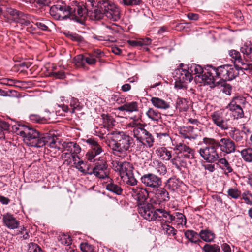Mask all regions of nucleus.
I'll use <instances>...</instances> for the list:
<instances>
[{"label":"nucleus","mask_w":252,"mask_h":252,"mask_svg":"<svg viewBox=\"0 0 252 252\" xmlns=\"http://www.w3.org/2000/svg\"><path fill=\"white\" fill-rule=\"evenodd\" d=\"M159 211H162L161 213L162 214L161 216L163 217L162 218L165 219L166 222L170 223L173 221L175 218L174 215L170 214L169 212H167L165 210H160Z\"/></svg>","instance_id":"8fccbe9b"},{"label":"nucleus","mask_w":252,"mask_h":252,"mask_svg":"<svg viewBox=\"0 0 252 252\" xmlns=\"http://www.w3.org/2000/svg\"><path fill=\"white\" fill-rule=\"evenodd\" d=\"M80 247L83 252H94V247L88 243H81Z\"/></svg>","instance_id":"6e6d98bb"},{"label":"nucleus","mask_w":252,"mask_h":252,"mask_svg":"<svg viewBox=\"0 0 252 252\" xmlns=\"http://www.w3.org/2000/svg\"><path fill=\"white\" fill-rule=\"evenodd\" d=\"M132 191L134 193L138 203V213L144 219L152 220L155 218L156 215L151 211L152 204L146 202L149 193L146 189L143 188H133Z\"/></svg>","instance_id":"f03ea898"},{"label":"nucleus","mask_w":252,"mask_h":252,"mask_svg":"<svg viewBox=\"0 0 252 252\" xmlns=\"http://www.w3.org/2000/svg\"><path fill=\"white\" fill-rule=\"evenodd\" d=\"M199 237L204 241L211 242L215 238V234L209 229L201 230L199 233Z\"/></svg>","instance_id":"a878e982"},{"label":"nucleus","mask_w":252,"mask_h":252,"mask_svg":"<svg viewBox=\"0 0 252 252\" xmlns=\"http://www.w3.org/2000/svg\"><path fill=\"white\" fill-rule=\"evenodd\" d=\"M106 189L108 191L112 192L117 195H121L123 192L122 188L113 182L106 185Z\"/></svg>","instance_id":"72a5a7b5"},{"label":"nucleus","mask_w":252,"mask_h":252,"mask_svg":"<svg viewBox=\"0 0 252 252\" xmlns=\"http://www.w3.org/2000/svg\"><path fill=\"white\" fill-rule=\"evenodd\" d=\"M211 117L213 123L222 130H226L228 128L227 120L223 117V113L216 111L211 115Z\"/></svg>","instance_id":"f3484780"},{"label":"nucleus","mask_w":252,"mask_h":252,"mask_svg":"<svg viewBox=\"0 0 252 252\" xmlns=\"http://www.w3.org/2000/svg\"><path fill=\"white\" fill-rule=\"evenodd\" d=\"M72 145H74V142H64L62 145V148L63 152V151H66L68 152H70L71 153H72Z\"/></svg>","instance_id":"4d7b16f0"},{"label":"nucleus","mask_w":252,"mask_h":252,"mask_svg":"<svg viewBox=\"0 0 252 252\" xmlns=\"http://www.w3.org/2000/svg\"><path fill=\"white\" fill-rule=\"evenodd\" d=\"M240 101V97H235L227 107L229 110L232 112V115L235 119L241 118L244 116L243 109L239 104Z\"/></svg>","instance_id":"dca6fc26"},{"label":"nucleus","mask_w":252,"mask_h":252,"mask_svg":"<svg viewBox=\"0 0 252 252\" xmlns=\"http://www.w3.org/2000/svg\"><path fill=\"white\" fill-rule=\"evenodd\" d=\"M151 102L155 107L160 109H167L170 108V105L169 102L164 100L157 97H153L151 99Z\"/></svg>","instance_id":"5701e85b"},{"label":"nucleus","mask_w":252,"mask_h":252,"mask_svg":"<svg viewBox=\"0 0 252 252\" xmlns=\"http://www.w3.org/2000/svg\"><path fill=\"white\" fill-rule=\"evenodd\" d=\"M215 143L221 152L226 154L234 153L236 151L235 143L229 138H222L220 140L215 139Z\"/></svg>","instance_id":"4468645a"},{"label":"nucleus","mask_w":252,"mask_h":252,"mask_svg":"<svg viewBox=\"0 0 252 252\" xmlns=\"http://www.w3.org/2000/svg\"><path fill=\"white\" fill-rule=\"evenodd\" d=\"M35 24L37 26L38 28L43 31H46L48 28V26L45 24L41 22H37Z\"/></svg>","instance_id":"338daca9"},{"label":"nucleus","mask_w":252,"mask_h":252,"mask_svg":"<svg viewBox=\"0 0 252 252\" xmlns=\"http://www.w3.org/2000/svg\"><path fill=\"white\" fill-rule=\"evenodd\" d=\"M100 8L103 10L104 16L113 21H117L120 19V11L119 7L108 0H103Z\"/></svg>","instance_id":"6e6552de"},{"label":"nucleus","mask_w":252,"mask_h":252,"mask_svg":"<svg viewBox=\"0 0 252 252\" xmlns=\"http://www.w3.org/2000/svg\"><path fill=\"white\" fill-rule=\"evenodd\" d=\"M132 128V132L136 140H141L146 144L147 147H152L155 141L153 135L145 128L144 125L137 122L130 124Z\"/></svg>","instance_id":"0eeeda50"},{"label":"nucleus","mask_w":252,"mask_h":252,"mask_svg":"<svg viewBox=\"0 0 252 252\" xmlns=\"http://www.w3.org/2000/svg\"><path fill=\"white\" fill-rule=\"evenodd\" d=\"M176 88L182 89L186 87V84L190 82L193 77L191 73L188 70L178 68L174 71Z\"/></svg>","instance_id":"9d476101"},{"label":"nucleus","mask_w":252,"mask_h":252,"mask_svg":"<svg viewBox=\"0 0 252 252\" xmlns=\"http://www.w3.org/2000/svg\"><path fill=\"white\" fill-rule=\"evenodd\" d=\"M70 106L71 107L70 113L73 114L76 111H80L82 109V106L78 100L75 98H72L70 101Z\"/></svg>","instance_id":"58836bf2"},{"label":"nucleus","mask_w":252,"mask_h":252,"mask_svg":"<svg viewBox=\"0 0 252 252\" xmlns=\"http://www.w3.org/2000/svg\"><path fill=\"white\" fill-rule=\"evenodd\" d=\"M85 55L79 54L76 56L73 59V63L78 67H85Z\"/></svg>","instance_id":"a19ab883"},{"label":"nucleus","mask_w":252,"mask_h":252,"mask_svg":"<svg viewBox=\"0 0 252 252\" xmlns=\"http://www.w3.org/2000/svg\"><path fill=\"white\" fill-rule=\"evenodd\" d=\"M49 3H50V0H40V3H36V7L39 8L48 6Z\"/></svg>","instance_id":"69168bd1"},{"label":"nucleus","mask_w":252,"mask_h":252,"mask_svg":"<svg viewBox=\"0 0 252 252\" xmlns=\"http://www.w3.org/2000/svg\"><path fill=\"white\" fill-rule=\"evenodd\" d=\"M71 239L68 235H62L60 239L61 243L66 246H69L71 243Z\"/></svg>","instance_id":"052dcab7"},{"label":"nucleus","mask_w":252,"mask_h":252,"mask_svg":"<svg viewBox=\"0 0 252 252\" xmlns=\"http://www.w3.org/2000/svg\"><path fill=\"white\" fill-rule=\"evenodd\" d=\"M174 220L177 225H185L186 224V218L182 213L177 212L175 213Z\"/></svg>","instance_id":"e433bc0d"},{"label":"nucleus","mask_w":252,"mask_h":252,"mask_svg":"<svg viewBox=\"0 0 252 252\" xmlns=\"http://www.w3.org/2000/svg\"><path fill=\"white\" fill-rule=\"evenodd\" d=\"M118 109L121 111H126L129 113L137 112L138 111V104L135 101L126 102L124 105L119 107Z\"/></svg>","instance_id":"b1692460"},{"label":"nucleus","mask_w":252,"mask_h":252,"mask_svg":"<svg viewBox=\"0 0 252 252\" xmlns=\"http://www.w3.org/2000/svg\"><path fill=\"white\" fill-rule=\"evenodd\" d=\"M194 128L193 127L183 126L178 129L179 134L184 138L190 139L192 137Z\"/></svg>","instance_id":"2f4dec72"},{"label":"nucleus","mask_w":252,"mask_h":252,"mask_svg":"<svg viewBox=\"0 0 252 252\" xmlns=\"http://www.w3.org/2000/svg\"><path fill=\"white\" fill-rule=\"evenodd\" d=\"M4 224L8 228L15 229L18 227L19 221L16 220L13 215L7 213L2 216Z\"/></svg>","instance_id":"6ab92c4d"},{"label":"nucleus","mask_w":252,"mask_h":252,"mask_svg":"<svg viewBox=\"0 0 252 252\" xmlns=\"http://www.w3.org/2000/svg\"><path fill=\"white\" fill-rule=\"evenodd\" d=\"M176 148L179 153L180 154L181 157L188 159L194 158V150L184 143H179L176 145Z\"/></svg>","instance_id":"a211bd4d"},{"label":"nucleus","mask_w":252,"mask_h":252,"mask_svg":"<svg viewBox=\"0 0 252 252\" xmlns=\"http://www.w3.org/2000/svg\"><path fill=\"white\" fill-rule=\"evenodd\" d=\"M68 36L73 41H81L82 39L81 36L76 33H69L68 34Z\"/></svg>","instance_id":"e2e57ef3"},{"label":"nucleus","mask_w":252,"mask_h":252,"mask_svg":"<svg viewBox=\"0 0 252 252\" xmlns=\"http://www.w3.org/2000/svg\"><path fill=\"white\" fill-rule=\"evenodd\" d=\"M203 142L206 144V146L199 149L200 156L208 163L216 162L219 159L220 155L217 151L215 139L205 137L203 139Z\"/></svg>","instance_id":"423d86ee"},{"label":"nucleus","mask_w":252,"mask_h":252,"mask_svg":"<svg viewBox=\"0 0 252 252\" xmlns=\"http://www.w3.org/2000/svg\"><path fill=\"white\" fill-rule=\"evenodd\" d=\"M228 195L234 199H237L241 195V191L236 188H230L227 191Z\"/></svg>","instance_id":"603ef678"},{"label":"nucleus","mask_w":252,"mask_h":252,"mask_svg":"<svg viewBox=\"0 0 252 252\" xmlns=\"http://www.w3.org/2000/svg\"><path fill=\"white\" fill-rule=\"evenodd\" d=\"M58 139L56 136H53L51 134H42V140L40 142V147L46 145L50 148H56L58 150L63 152L62 148L59 146L60 142L57 141Z\"/></svg>","instance_id":"2eb2a0df"},{"label":"nucleus","mask_w":252,"mask_h":252,"mask_svg":"<svg viewBox=\"0 0 252 252\" xmlns=\"http://www.w3.org/2000/svg\"><path fill=\"white\" fill-rule=\"evenodd\" d=\"M18 80L12 79H3L2 80V83L7 85L13 86L14 84L19 82Z\"/></svg>","instance_id":"0e129e2a"},{"label":"nucleus","mask_w":252,"mask_h":252,"mask_svg":"<svg viewBox=\"0 0 252 252\" xmlns=\"http://www.w3.org/2000/svg\"><path fill=\"white\" fill-rule=\"evenodd\" d=\"M150 210H151V211H152V213H154V214H155V215H156L155 216V218L152 219V220H148L152 221V220H156L158 218H161L163 217L160 216H162V213H161L162 211H160L159 210H164L163 209L159 208V209H157L155 210V208L153 207V205H152V207H151V208H150Z\"/></svg>","instance_id":"bf43d9fd"},{"label":"nucleus","mask_w":252,"mask_h":252,"mask_svg":"<svg viewBox=\"0 0 252 252\" xmlns=\"http://www.w3.org/2000/svg\"><path fill=\"white\" fill-rule=\"evenodd\" d=\"M110 169L108 168L107 162L105 158L100 157L96 161L95 166L91 174H94L99 179H104L109 178Z\"/></svg>","instance_id":"1a4fd4ad"},{"label":"nucleus","mask_w":252,"mask_h":252,"mask_svg":"<svg viewBox=\"0 0 252 252\" xmlns=\"http://www.w3.org/2000/svg\"><path fill=\"white\" fill-rule=\"evenodd\" d=\"M74 145H72V154H77L78 153H79L81 151V148L79 146V145H78L77 144H76V143H74Z\"/></svg>","instance_id":"774afa93"},{"label":"nucleus","mask_w":252,"mask_h":252,"mask_svg":"<svg viewBox=\"0 0 252 252\" xmlns=\"http://www.w3.org/2000/svg\"><path fill=\"white\" fill-rule=\"evenodd\" d=\"M86 142L91 146V149L90 151L94 155H98L103 151L101 146L94 139L89 138L86 140Z\"/></svg>","instance_id":"bb28decb"},{"label":"nucleus","mask_w":252,"mask_h":252,"mask_svg":"<svg viewBox=\"0 0 252 252\" xmlns=\"http://www.w3.org/2000/svg\"><path fill=\"white\" fill-rule=\"evenodd\" d=\"M88 8L89 7L87 6L86 4V6H85L84 8L81 6L77 7V10L76 9V15L79 20L78 22H80L81 20L80 18L85 17L86 15H88Z\"/></svg>","instance_id":"37998d69"},{"label":"nucleus","mask_w":252,"mask_h":252,"mask_svg":"<svg viewBox=\"0 0 252 252\" xmlns=\"http://www.w3.org/2000/svg\"><path fill=\"white\" fill-rule=\"evenodd\" d=\"M156 153L163 160H169L172 157L171 151L168 150L165 147L157 149Z\"/></svg>","instance_id":"7c9ffc66"},{"label":"nucleus","mask_w":252,"mask_h":252,"mask_svg":"<svg viewBox=\"0 0 252 252\" xmlns=\"http://www.w3.org/2000/svg\"><path fill=\"white\" fill-rule=\"evenodd\" d=\"M10 125L3 121L0 120V138H4V131L9 130Z\"/></svg>","instance_id":"a18cd8bd"},{"label":"nucleus","mask_w":252,"mask_h":252,"mask_svg":"<svg viewBox=\"0 0 252 252\" xmlns=\"http://www.w3.org/2000/svg\"><path fill=\"white\" fill-rule=\"evenodd\" d=\"M162 228L168 235L174 236L176 234L177 230L174 227L169 225L163 224L162 225Z\"/></svg>","instance_id":"5fc2aeb1"},{"label":"nucleus","mask_w":252,"mask_h":252,"mask_svg":"<svg viewBox=\"0 0 252 252\" xmlns=\"http://www.w3.org/2000/svg\"><path fill=\"white\" fill-rule=\"evenodd\" d=\"M209 66H207L203 69L200 65L194 64L191 65L190 70L192 73L197 74V76L201 78L202 81L204 84L208 85L206 79L204 78V76L206 74V69Z\"/></svg>","instance_id":"4be33fe9"},{"label":"nucleus","mask_w":252,"mask_h":252,"mask_svg":"<svg viewBox=\"0 0 252 252\" xmlns=\"http://www.w3.org/2000/svg\"><path fill=\"white\" fill-rule=\"evenodd\" d=\"M230 138L234 142L243 143V140L246 136V133L243 130H240L236 128H232L229 132Z\"/></svg>","instance_id":"412c9836"},{"label":"nucleus","mask_w":252,"mask_h":252,"mask_svg":"<svg viewBox=\"0 0 252 252\" xmlns=\"http://www.w3.org/2000/svg\"><path fill=\"white\" fill-rule=\"evenodd\" d=\"M183 184V182L176 178L169 179L166 183V187L173 191L177 190Z\"/></svg>","instance_id":"c85d7f7f"},{"label":"nucleus","mask_w":252,"mask_h":252,"mask_svg":"<svg viewBox=\"0 0 252 252\" xmlns=\"http://www.w3.org/2000/svg\"><path fill=\"white\" fill-rule=\"evenodd\" d=\"M50 14L54 19L57 20H63L69 18L76 22L79 21L76 15V9L63 3L57 4L51 6L50 9Z\"/></svg>","instance_id":"39448f33"},{"label":"nucleus","mask_w":252,"mask_h":252,"mask_svg":"<svg viewBox=\"0 0 252 252\" xmlns=\"http://www.w3.org/2000/svg\"><path fill=\"white\" fill-rule=\"evenodd\" d=\"M217 164L221 165L220 168L225 171L224 173L225 175H227L232 172L233 169L231 167L228 161L225 158H219V159L217 161Z\"/></svg>","instance_id":"473e14b6"},{"label":"nucleus","mask_w":252,"mask_h":252,"mask_svg":"<svg viewBox=\"0 0 252 252\" xmlns=\"http://www.w3.org/2000/svg\"><path fill=\"white\" fill-rule=\"evenodd\" d=\"M229 56L234 59L235 62L240 63L241 65H244L245 63L241 58L240 53L236 50H231L229 51Z\"/></svg>","instance_id":"4c0bfd02"},{"label":"nucleus","mask_w":252,"mask_h":252,"mask_svg":"<svg viewBox=\"0 0 252 252\" xmlns=\"http://www.w3.org/2000/svg\"><path fill=\"white\" fill-rule=\"evenodd\" d=\"M13 130L17 134L22 136L25 143L32 147H40V141L42 140V135L36 129L30 128L23 125L14 126Z\"/></svg>","instance_id":"7ed1b4c3"},{"label":"nucleus","mask_w":252,"mask_h":252,"mask_svg":"<svg viewBox=\"0 0 252 252\" xmlns=\"http://www.w3.org/2000/svg\"><path fill=\"white\" fill-rule=\"evenodd\" d=\"M241 69L236 65L233 67L231 65L226 64L217 68L211 65L209 66L206 71L204 78L211 88L220 84V81H231L239 75V69Z\"/></svg>","instance_id":"f257e3e1"},{"label":"nucleus","mask_w":252,"mask_h":252,"mask_svg":"<svg viewBox=\"0 0 252 252\" xmlns=\"http://www.w3.org/2000/svg\"><path fill=\"white\" fill-rule=\"evenodd\" d=\"M146 114L149 119L154 121H158L161 118V113L153 108H149Z\"/></svg>","instance_id":"f704fd0d"},{"label":"nucleus","mask_w":252,"mask_h":252,"mask_svg":"<svg viewBox=\"0 0 252 252\" xmlns=\"http://www.w3.org/2000/svg\"><path fill=\"white\" fill-rule=\"evenodd\" d=\"M155 197L160 202H166L169 200V193L164 188L158 189L155 193Z\"/></svg>","instance_id":"c756f323"},{"label":"nucleus","mask_w":252,"mask_h":252,"mask_svg":"<svg viewBox=\"0 0 252 252\" xmlns=\"http://www.w3.org/2000/svg\"><path fill=\"white\" fill-rule=\"evenodd\" d=\"M240 51L244 56L249 58L252 62V43L246 42L240 48Z\"/></svg>","instance_id":"cd10ccee"},{"label":"nucleus","mask_w":252,"mask_h":252,"mask_svg":"<svg viewBox=\"0 0 252 252\" xmlns=\"http://www.w3.org/2000/svg\"><path fill=\"white\" fill-rule=\"evenodd\" d=\"M142 3V0H120V3L125 6H137Z\"/></svg>","instance_id":"ea45409f"},{"label":"nucleus","mask_w":252,"mask_h":252,"mask_svg":"<svg viewBox=\"0 0 252 252\" xmlns=\"http://www.w3.org/2000/svg\"><path fill=\"white\" fill-rule=\"evenodd\" d=\"M120 175L122 179L127 175H130L133 173V167L132 165L128 162H120L118 164Z\"/></svg>","instance_id":"aec40b11"},{"label":"nucleus","mask_w":252,"mask_h":252,"mask_svg":"<svg viewBox=\"0 0 252 252\" xmlns=\"http://www.w3.org/2000/svg\"><path fill=\"white\" fill-rule=\"evenodd\" d=\"M140 180L145 187L153 189H158L162 185L161 179L151 173L144 174L141 177Z\"/></svg>","instance_id":"f8f14e48"},{"label":"nucleus","mask_w":252,"mask_h":252,"mask_svg":"<svg viewBox=\"0 0 252 252\" xmlns=\"http://www.w3.org/2000/svg\"><path fill=\"white\" fill-rule=\"evenodd\" d=\"M240 153L244 160L248 162H252V148H247L243 149Z\"/></svg>","instance_id":"c9c22d12"},{"label":"nucleus","mask_w":252,"mask_h":252,"mask_svg":"<svg viewBox=\"0 0 252 252\" xmlns=\"http://www.w3.org/2000/svg\"><path fill=\"white\" fill-rule=\"evenodd\" d=\"M49 76L59 79H63L65 77V73L63 70L51 71L49 73Z\"/></svg>","instance_id":"3c124183"},{"label":"nucleus","mask_w":252,"mask_h":252,"mask_svg":"<svg viewBox=\"0 0 252 252\" xmlns=\"http://www.w3.org/2000/svg\"><path fill=\"white\" fill-rule=\"evenodd\" d=\"M220 86L222 87L221 91L227 95H230L232 87L230 85L227 84L226 81H220V84L216 86Z\"/></svg>","instance_id":"49530a36"},{"label":"nucleus","mask_w":252,"mask_h":252,"mask_svg":"<svg viewBox=\"0 0 252 252\" xmlns=\"http://www.w3.org/2000/svg\"><path fill=\"white\" fill-rule=\"evenodd\" d=\"M126 184L130 186H134L137 184V181L134 176L133 173L130 174V175H127L123 178Z\"/></svg>","instance_id":"de8ad7c7"},{"label":"nucleus","mask_w":252,"mask_h":252,"mask_svg":"<svg viewBox=\"0 0 252 252\" xmlns=\"http://www.w3.org/2000/svg\"><path fill=\"white\" fill-rule=\"evenodd\" d=\"M133 144L134 145H133L132 148H131L130 151H142L145 147H147L146 144L142 142L141 140H137V141L135 142L133 140Z\"/></svg>","instance_id":"79ce46f5"},{"label":"nucleus","mask_w":252,"mask_h":252,"mask_svg":"<svg viewBox=\"0 0 252 252\" xmlns=\"http://www.w3.org/2000/svg\"><path fill=\"white\" fill-rule=\"evenodd\" d=\"M156 169L160 175H164L166 173V167L161 162L156 161L155 162Z\"/></svg>","instance_id":"09e8293b"},{"label":"nucleus","mask_w":252,"mask_h":252,"mask_svg":"<svg viewBox=\"0 0 252 252\" xmlns=\"http://www.w3.org/2000/svg\"><path fill=\"white\" fill-rule=\"evenodd\" d=\"M248 195H249L250 196H252L251 194L250 193L249 191H246L244 192L242 194V198L244 200L246 203L249 205H252V201H251L249 198L247 196Z\"/></svg>","instance_id":"680f3d73"},{"label":"nucleus","mask_w":252,"mask_h":252,"mask_svg":"<svg viewBox=\"0 0 252 252\" xmlns=\"http://www.w3.org/2000/svg\"><path fill=\"white\" fill-rule=\"evenodd\" d=\"M185 237L190 242L197 244L201 242L199 234L192 230H187L184 232Z\"/></svg>","instance_id":"393cba45"},{"label":"nucleus","mask_w":252,"mask_h":252,"mask_svg":"<svg viewBox=\"0 0 252 252\" xmlns=\"http://www.w3.org/2000/svg\"><path fill=\"white\" fill-rule=\"evenodd\" d=\"M102 1L103 0H99L96 6H94L96 4L94 0H88L86 3L87 6L89 7L88 9V16L92 20H99L104 17L103 10L100 8V6L103 5Z\"/></svg>","instance_id":"9b49d317"},{"label":"nucleus","mask_w":252,"mask_h":252,"mask_svg":"<svg viewBox=\"0 0 252 252\" xmlns=\"http://www.w3.org/2000/svg\"><path fill=\"white\" fill-rule=\"evenodd\" d=\"M171 161L173 165L178 170H181V166H183L182 163H181V158L180 156H178L176 158L171 159Z\"/></svg>","instance_id":"13d9d810"},{"label":"nucleus","mask_w":252,"mask_h":252,"mask_svg":"<svg viewBox=\"0 0 252 252\" xmlns=\"http://www.w3.org/2000/svg\"><path fill=\"white\" fill-rule=\"evenodd\" d=\"M8 12L13 17L14 21L23 26H30L32 17H33L32 15L24 13L15 9H9Z\"/></svg>","instance_id":"ddd939ff"},{"label":"nucleus","mask_w":252,"mask_h":252,"mask_svg":"<svg viewBox=\"0 0 252 252\" xmlns=\"http://www.w3.org/2000/svg\"><path fill=\"white\" fill-rule=\"evenodd\" d=\"M85 64L86 63L90 65H94L96 63V59L91 54L85 55Z\"/></svg>","instance_id":"864d4df0"},{"label":"nucleus","mask_w":252,"mask_h":252,"mask_svg":"<svg viewBox=\"0 0 252 252\" xmlns=\"http://www.w3.org/2000/svg\"><path fill=\"white\" fill-rule=\"evenodd\" d=\"M111 142L109 146L113 151L122 153L130 151L133 143V138L123 131H115L111 133Z\"/></svg>","instance_id":"20e7f679"},{"label":"nucleus","mask_w":252,"mask_h":252,"mask_svg":"<svg viewBox=\"0 0 252 252\" xmlns=\"http://www.w3.org/2000/svg\"><path fill=\"white\" fill-rule=\"evenodd\" d=\"M204 252H220V247L216 244H206L203 248Z\"/></svg>","instance_id":"c03bdc74"}]
</instances>
